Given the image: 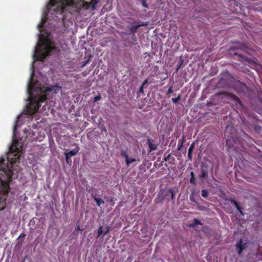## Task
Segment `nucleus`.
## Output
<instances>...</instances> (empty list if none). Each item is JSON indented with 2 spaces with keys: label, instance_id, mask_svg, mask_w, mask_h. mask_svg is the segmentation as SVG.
<instances>
[{
  "label": "nucleus",
  "instance_id": "f257e3e1",
  "mask_svg": "<svg viewBox=\"0 0 262 262\" xmlns=\"http://www.w3.org/2000/svg\"><path fill=\"white\" fill-rule=\"evenodd\" d=\"M13 172L5 163L4 158L0 159V204H5V200L10 189L9 183L12 180ZM3 207H0V209Z\"/></svg>",
  "mask_w": 262,
  "mask_h": 262
},
{
  "label": "nucleus",
  "instance_id": "f03ea898",
  "mask_svg": "<svg viewBox=\"0 0 262 262\" xmlns=\"http://www.w3.org/2000/svg\"><path fill=\"white\" fill-rule=\"evenodd\" d=\"M48 91H51V89H47L45 94L37 97H30V102L27 106L28 111L30 114H35L37 112L40 106V103H42L47 99L46 93Z\"/></svg>",
  "mask_w": 262,
  "mask_h": 262
},
{
  "label": "nucleus",
  "instance_id": "7ed1b4c3",
  "mask_svg": "<svg viewBox=\"0 0 262 262\" xmlns=\"http://www.w3.org/2000/svg\"><path fill=\"white\" fill-rule=\"evenodd\" d=\"M39 51L40 57L39 59L43 61L48 56L55 50V47L47 40H45L40 47Z\"/></svg>",
  "mask_w": 262,
  "mask_h": 262
},
{
  "label": "nucleus",
  "instance_id": "20e7f679",
  "mask_svg": "<svg viewBox=\"0 0 262 262\" xmlns=\"http://www.w3.org/2000/svg\"><path fill=\"white\" fill-rule=\"evenodd\" d=\"M19 146V142L14 139L13 140L11 146L9 147V152L11 154H13L14 156H16L19 154L21 151V146Z\"/></svg>",
  "mask_w": 262,
  "mask_h": 262
},
{
  "label": "nucleus",
  "instance_id": "39448f33",
  "mask_svg": "<svg viewBox=\"0 0 262 262\" xmlns=\"http://www.w3.org/2000/svg\"><path fill=\"white\" fill-rule=\"evenodd\" d=\"M236 144V141L234 137H231L227 138L226 142V146H227L228 151H229L231 149H234L236 147L235 145Z\"/></svg>",
  "mask_w": 262,
  "mask_h": 262
},
{
  "label": "nucleus",
  "instance_id": "423d86ee",
  "mask_svg": "<svg viewBox=\"0 0 262 262\" xmlns=\"http://www.w3.org/2000/svg\"><path fill=\"white\" fill-rule=\"evenodd\" d=\"M247 245L246 243H244L242 239H240L238 243H236L235 247L237 253L240 255L243 251L246 248Z\"/></svg>",
  "mask_w": 262,
  "mask_h": 262
},
{
  "label": "nucleus",
  "instance_id": "0eeeda50",
  "mask_svg": "<svg viewBox=\"0 0 262 262\" xmlns=\"http://www.w3.org/2000/svg\"><path fill=\"white\" fill-rule=\"evenodd\" d=\"M248 47L245 43L238 42L234 46L230 49V50L234 51V50H241L243 51H246Z\"/></svg>",
  "mask_w": 262,
  "mask_h": 262
},
{
  "label": "nucleus",
  "instance_id": "6e6552de",
  "mask_svg": "<svg viewBox=\"0 0 262 262\" xmlns=\"http://www.w3.org/2000/svg\"><path fill=\"white\" fill-rule=\"evenodd\" d=\"M231 97L232 99L234 101L235 107H236L237 109H239L243 107L242 102L237 96L234 95H232Z\"/></svg>",
  "mask_w": 262,
  "mask_h": 262
},
{
  "label": "nucleus",
  "instance_id": "1a4fd4ad",
  "mask_svg": "<svg viewBox=\"0 0 262 262\" xmlns=\"http://www.w3.org/2000/svg\"><path fill=\"white\" fill-rule=\"evenodd\" d=\"M208 167L206 165H203L201 167V174L199 176L200 179H205L208 177Z\"/></svg>",
  "mask_w": 262,
  "mask_h": 262
},
{
  "label": "nucleus",
  "instance_id": "9d476101",
  "mask_svg": "<svg viewBox=\"0 0 262 262\" xmlns=\"http://www.w3.org/2000/svg\"><path fill=\"white\" fill-rule=\"evenodd\" d=\"M147 25H148V23L147 22H142L141 24H140L139 25H138L136 26H133L129 28V30L133 34H134L135 33L137 32L138 29L140 27L146 26H147Z\"/></svg>",
  "mask_w": 262,
  "mask_h": 262
},
{
  "label": "nucleus",
  "instance_id": "9b49d317",
  "mask_svg": "<svg viewBox=\"0 0 262 262\" xmlns=\"http://www.w3.org/2000/svg\"><path fill=\"white\" fill-rule=\"evenodd\" d=\"M164 190L165 196V198L166 199L168 200V199L167 197L169 196H170L171 199L172 200H174V194L173 191L171 189H169L167 190Z\"/></svg>",
  "mask_w": 262,
  "mask_h": 262
},
{
  "label": "nucleus",
  "instance_id": "f8f14e48",
  "mask_svg": "<svg viewBox=\"0 0 262 262\" xmlns=\"http://www.w3.org/2000/svg\"><path fill=\"white\" fill-rule=\"evenodd\" d=\"M153 140L149 138H148L147 140V144L149 148V152L152 150H155L157 148V145L156 144H153Z\"/></svg>",
  "mask_w": 262,
  "mask_h": 262
},
{
  "label": "nucleus",
  "instance_id": "ddd939ff",
  "mask_svg": "<svg viewBox=\"0 0 262 262\" xmlns=\"http://www.w3.org/2000/svg\"><path fill=\"white\" fill-rule=\"evenodd\" d=\"M61 3L64 6H73L76 4L74 0H62Z\"/></svg>",
  "mask_w": 262,
  "mask_h": 262
},
{
  "label": "nucleus",
  "instance_id": "4468645a",
  "mask_svg": "<svg viewBox=\"0 0 262 262\" xmlns=\"http://www.w3.org/2000/svg\"><path fill=\"white\" fill-rule=\"evenodd\" d=\"M230 202L231 203L233 204L235 207L236 208L237 210L241 213V214L244 215V213L242 211V209L241 207V206L239 205L238 202L233 199H231Z\"/></svg>",
  "mask_w": 262,
  "mask_h": 262
},
{
  "label": "nucleus",
  "instance_id": "2eb2a0df",
  "mask_svg": "<svg viewBox=\"0 0 262 262\" xmlns=\"http://www.w3.org/2000/svg\"><path fill=\"white\" fill-rule=\"evenodd\" d=\"M230 202L231 203L233 204L235 207L236 208L237 210L241 213V214L244 215V213L242 211V209L241 207V206L239 205L238 202L233 199H231Z\"/></svg>",
  "mask_w": 262,
  "mask_h": 262
},
{
  "label": "nucleus",
  "instance_id": "dca6fc26",
  "mask_svg": "<svg viewBox=\"0 0 262 262\" xmlns=\"http://www.w3.org/2000/svg\"><path fill=\"white\" fill-rule=\"evenodd\" d=\"M79 147H77L75 149L70 150L69 152H64V154H66L71 157L72 156H74L76 155L77 154V153L79 151Z\"/></svg>",
  "mask_w": 262,
  "mask_h": 262
},
{
  "label": "nucleus",
  "instance_id": "f3484780",
  "mask_svg": "<svg viewBox=\"0 0 262 262\" xmlns=\"http://www.w3.org/2000/svg\"><path fill=\"white\" fill-rule=\"evenodd\" d=\"M92 198L96 201L97 205L98 206H100L101 204H104V201L100 198H97L95 195L92 194Z\"/></svg>",
  "mask_w": 262,
  "mask_h": 262
},
{
  "label": "nucleus",
  "instance_id": "a211bd4d",
  "mask_svg": "<svg viewBox=\"0 0 262 262\" xmlns=\"http://www.w3.org/2000/svg\"><path fill=\"white\" fill-rule=\"evenodd\" d=\"M233 54L238 56L241 60H243L248 62H250V60L249 59L248 57L243 56L242 54L238 53L237 52H233Z\"/></svg>",
  "mask_w": 262,
  "mask_h": 262
},
{
  "label": "nucleus",
  "instance_id": "6ab92c4d",
  "mask_svg": "<svg viewBox=\"0 0 262 262\" xmlns=\"http://www.w3.org/2000/svg\"><path fill=\"white\" fill-rule=\"evenodd\" d=\"M47 18L45 17L41 19L40 23L38 25V28L40 30V31H41V29L43 28L44 25L46 22Z\"/></svg>",
  "mask_w": 262,
  "mask_h": 262
},
{
  "label": "nucleus",
  "instance_id": "aec40b11",
  "mask_svg": "<svg viewBox=\"0 0 262 262\" xmlns=\"http://www.w3.org/2000/svg\"><path fill=\"white\" fill-rule=\"evenodd\" d=\"M98 0H91V1L90 3V5L91 6L92 10H95L96 5L98 3Z\"/></svg>",
  "mask_w": 262,
  "mask_h": 262
},
{
  "label": "nucleus",
  "instance_id": "412c9836",
  "mask_svg": "<svg viewBox=\"0 0 262 262\" xmlns=\"http://www.w3.org/2000/svg\"><path fill=\"white\" fill-rule=\"evenodd\" d=\"M190 176H191V178H190V183L193 184V185H195L196 184V181H195V175H194V173L193 171H191L190 172Z\"/></svg>",
  "mask_w": 262,
  "mask_h": 262
},
{
  "label": "nucleus",
  "instance_id": "4be33fe9",
  "mask_svg": "<svg viewBox=\"0 0 262 262\" xmlns=\"http://www.w3.org/2000/svg\"><path fill=\"white\" fill-rule=\"evenodd\" d=\"M136 161L137 160L135 158H129L128 157V159L125 161L127 167H128L131 163L136 162Z\"/></svg>",
  "mask_w": 262,
  "mask_h": 262
},
{
  "label": "nucleus",
  "instance_id": "5701e85b",
  "mask_svg": "<svg viewBox=\"0 0 262 262\" xmlns=\"http://www.w3.org/2000/svg\"><path fill=\"white\" fill-rule=\"evenodd\" d=\"M196 225H202V223H201V222L199 220L196 219H194V223L193 224H191L190 225V226L194 227Z\"/></svg>",
  "mask_w": 262,
  "mask_h": 262
},
{
  "label": "nucleus",
  "instance_id": "b1692460",
  "mask_svg": "<svg viewBox=\"0 0 262 262\" xmlns=\"http://www.w3.org/2000/svg\"><path fill=\"white\" fill-rule=\"evenodd\" d=\"M120 155L122 157H124L125 158V161L126 160V159H128V156L126 152V151H125L124 150H121V152H120Z\"/></svg>",
  "mask_w": 262,
  "mask_h": 262
},
{
  "label": "nucleus",
  "instance_id": "393cba45",
  "mask_svg": "<svg viewBox=\"0 0 262 262\" xmlns=\"http://www.w3.org/2000/svg\"><path fill=\"white\" fill-rule=\"evenodd\" d=\"M103 233H104V232L103 231V227L102 226H100L99 227V228H98V230L97 237H99L101 235L103 234Z\"/></svg>",
  "mask_w": 262,
  "mask_h": 262
},
{
  "label": "nucleus",
  "instance_id": "a878e982",
  "mask_svg": "<svg viewBox=\"0 0 262 262\" xmlns=\"http://www.w3.org/2000/svg\"><path fill=\"white\" fill-rule=\"evenodd\" d=\"M158 196L160 197L161 198H163V200L164 201L166 199L165 194H164V190H161L160 192L158 193Z\"/></svg>",
  "mask_w": 262,
  "mask_h": 262
},
{
  "label": "nucleus",
  "instance_id": "bb28decb",
  "mask_svg": "<svg viewBox=\"0 0 262 262\" xmlns=\"http://www.w3.org/2000/svg\"><path fill=\"white\" fill-rule=\"evenodd\" d=\"M202 196L204 198H207L208 195V191L206 189H203L202 190Z\"/></svg>",
  "mask_w": 262,
  "mask_h": 262
},
{
  "label": "nucleus",
  "instance_id": "cd10ccee",
  "mask_svg": "<svg viewBox=\"0 0 262 262\" xmlns=\"http://www.w3.org/2000/svg\"><path fill=\"white\" fill-rule=\"evenodd\" d=\"M164 201L163 198H161L159 196L157 195V197L155 199V202L156 204H158L160 203H162Z\"/></svg>",
  "mask_w": 262,
  "mask_h": 262
},
{
  "label": "nucleus",
  "instance_id": "c85d7f7f",
  "mask_svg": "<svg viewBox=\"0 0 262 262\" xmlns=\"http://www.w3.org/2000/svg\"><path fill=\"white\" fill-rule=\"evenodd\" d=\"M180 99H181V97H180V95H179L177 98H172V101L173 103H176L178 101H179L180 100Z\"/></svg>",
  "mask_w": 262,
  "mask_h": 262
},
{
  "label": "nucleus",
  "instance_id": "c756f323",
  "mask_svg": "<svg viewBox=\"0 0 262 262\" xmlns=\"http://www.w3.org/2000/svg\"><path fill=\"white\" fill-rule=\"evenodd\" d=\"M64 155H65V157H66V162L68 164L71 163L72 160L70 159V157H69V156H68L66 154H64Z\"/></svg>",
  "mask_w": 262,
  "mask_h": 262
},
{
  "label": "nucleus",
  "instance_id": "7c9ffc66",
  "mask_svg": "<svg viewBox=\"0 0 262 262\" xmlns=\"http://www.w3.org/2000/svg\"><path fill=\"white\" fill-rule=\"evenodd\" d=\"M183 143H181L180 142V140H179L178 141V146H177V149L178 150H180L182 148V147H183Z\"/></svg>",
  "mask_w": 262,
  "mask_h": 262
},
{
  "label": "nucleus",
  "instance_id": "2f4dec72",
  "mask_svg": "<svg viewBox=\"0 0 262 262\" xmlns=\"http://www.w3.org/2000/svg\"><path fill=\"white\" fill-rule=\"evenodd\" d=\"M141 2L142 3V6L145 8H148V5L147 4V3H146V0H141Z\"/></svg>",
  "mask_w": 262,
  "mask_h": 262
},
{
  "label": "nucleus",
  "instance_id": "473e14b6",
  "mask_svg": "<svg viewBox=\"0 0 262 262\" xmlns=\"http://www.w3.org/2000/svg\"><path fill=\"white\" fill-rule=\"evenodd\" d=\"M194 147V143H193L189 147L188 152H192Z\"/></svg>",
  "mask_w": 262,
  "mask_h": 262
},
{
  "label": "nucleus",
  "instance_id": "72a5a7b5",
  "mask_svg": "<svg viewBox=\"0 0 262 262\" xmlns=\"http://www.w3.org/2000/svg\"><path fill=\"white\" fill-rule=\"evenodd\" d=\"M49 4L51 7H54L56 4V1L55 0H50Z\"/></svg>",
  "mask_w": 262,
  "mask_h": 262
},
{
  "label": "nucleus",
  "instance_id": "f704fd0d",
  "mask_svg": "<svg viewBox=\"0 0 262 262\" xmlns=\"http://www.w3.org/2000/svg\"><path fill=\"white\" fill-rule=\"evenodd\" d=\"M110 227L108 226H106L105 227V230L104 232L103 233V235H106L109 232H110Z\"/></svg>",
  "mask_w": 262,
  "mask_h": 262
},
{
  "label": "nucleus",
  "instance_id": "c9c22d12",
  "mask_svg": "<svg viewBox=\"0 0 262 262\" xmlns=\"http://www.w3.org/2000/svg\"><path fill=\"white\" fill-rule=\"evenodd\" d=\"M115 198L114 197H109L107 199L106 202H113L115 201Z\"/></svg>",
  "mask_w": 262,
  "mask_h": 262
},
{
  "label": "nucleus",
  "instance_id": "e433bc0d",
  "mask_svg": "<svg viewBox=\"0 0 262 262\" xmlns=\"http://www.w3.org/2000/svg\"><path fill=\"white\" fill-rule=\"evenodd\" d=\"M171 157V154L168 155L167 156H165L163 158V160L165 162L168 161Z\"/></svg>",
  "mask_w": 262,
  "mask_h": 262
},
{
  "label": "nucleus",
  "instance_id": "4c0bfd02",
  "mask_svg": "<svg viewBox=\"0 0 262 262\" xmlns=\"http://www.w3.org/2000/svg\"><path fill=\"white\" fill-rule=\"evenodd\" d=\"M101 96L100 95L96 96L94 97V101H98L101 99Z\"/></svg>",
  "mask_w": 262,
  "mask_h": 262
},
{
  "label": "nucleus",
  "instance_id": "58836bf2",
  "mask_svg": "<svg viewBox=\"0 0 262 262\" xmlns=\"http://www.w3.org/2000/svg\"><path fill=\"white\" fill-rule=\"evenodd\" d=\"M192 152L188 151V157L189 160H191L192 158Z\"/></svg>",
  "mask_w": 262,
  "mask_h": 262
},
{
  "label": "nucleus",
  "instance_id": "ea45409f",
  "mask_svg": "<svg viewBox=\"0 0 262 262\" xmlns=\"http://www.w3.org/2000/svg\"><path fill=\"white\" fill-rule=\"evenodd\" d=\"M173 92V90H172V86H170L168 91H167V94H171Z\"/></svg>",
  "mask_w": 262,
  "mask_h": 262
},
{
  "label": "nucleus",
  "instance_id": "a19ab883",
  "mask_svg": "<svg viewBox=\"0 0 262 262\" xmlns=\"http://www.w3.org/2000/svg\"><path fill=\"white\" fill-rule=\"evenodd\" d=\"M186 141L185 136L183 135L182 137V139L180 140V142L183 143V144Z\"/></svg>",
  "mask_w": 262,
  "mask_h": 262
},
{
  "label": "nucleus",
  "instance_id": "79ce46f5",
  "mask_svg": "<svg viewBox=\"0 0 262 262\" xmlns=\"http://www.w3.org/2000/svg\"><path fill=\"white\" fill-rule=\"evenodd\" d=\"M261 129V127L260 126H257L256 127H255V130H260Z\"/></svg>",
  "mask_w": 262,
  "mask_h": 262
},
{
  "label": "nucleus",
  "instance_id": "37998d69",
  "mask_svg": "<svg viewBox=\"0 0 262 262\" xmlns=\"http://www.w3.org/2000/svg\"><path fill=\"white\" fill-rule=\"evenodd\" d=\"M25 236H26L25 234H24V233H21V234H20V235H19V238H21V237H22V238H24V237H25Z\"/></svg>",
  "mask_w": 262,
  "mask_h": 262
},
{
  "label": "nucleus",
  "instance_id": "c03bdc74",
  "mask_svg": "<svg viewBox=\"0 0 262 262\" xmlns=\"http://www.w3.org/2000/svg\"><path fill=\"white\" fill-rule=\"evenodd\" d=\"M148 83V80L147 79H146L144 81V82H143L142 84L144 86L145 84H147Z\"/></svg>",
  "mask_w": 262,
  "mask_h": 262
},
{
  "label": "nucleus",
  "instance_id": "a18cd8bd",
  "mask_svg": "<svg viewBox=\"0 0 262 262\" xmlns=\"http://www.w3.org/2000/svg\"><path fill=\"white\" fill-rule=\"evenodd\" d=\"M143 87H144V85H141V86H140V92H143Z\"/></svg>",
  "mask_w": 262,
  "mask_h": 262
},
{
  "label": "nucleus",
  "instance_id": "49530a36",
  "mask_svg": "<svg viewBox=\"0 0 262 262\" xmlns=\"http://www.w3.org/2000/svg\"><path fill=\"white\" fill-rule=\"evenodd\" d=\"M181 64L179 65V66L178 67V68H177V69L176 70V71H178V70H179V69L181 67Z\"/></svg>",
  "mask_w": 262,
  "mask_h": 262
},
{
  "label": "nucleus",
  "instance_id": "de8ad7c7",
  "mask_svg": "<svg viewBox=\"0 0 262 262\" xmlns=\"http://www.w3.org/2000/svg\"><path fill=\"white\" fill-rule=\"evenodd\" d=\"M77 230H80V227H79V226H78V227H77Z\"/></svg>",
  "mask_w": 262,
  "mask_h": 262
},
{
  "label": "nucleus",
  "instance_id": "09e8293b",
  "mask_svg": "<svg viewBox=\"0 0 262 262\" xmlns=\"http://www.w3.org/2000/svg\"><path fill=\"white\" fill-rule=\"evenodd\" d=\"M88 61H89V60L85 61V62L84 63L83 66L85 65L88 62Z\"/></svg>",
  "mask_w": 262,
  "mask_h": 262
}]
</instances>
